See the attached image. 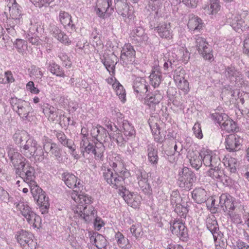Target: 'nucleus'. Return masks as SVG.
I'll use <instances>...</instances> for the list:
<instances>
[{
  "label": "nucleus",
  "instance_id": "f257e3e1",
  "mask_svg": "<svg viewBox=\"0 0 249 249\" xmlns=\"http://www.w3.org/2000/svg\"><path fill=\"white\" fill-rule=\"evenodd\" d=\"M16 208L26 221L34 228L39 229L41 227L40 217L33 211L27 202L20 201L16 204Z\"/></svg>",
  "mask_w": 249,
  "mask_h": 249
},
{
  "label": "nucleus",
  "instance_id": "c756f323",
  "mask_svg": "<svg viewBox=\"0 0 249 249\" xmlns=\"http://www.w3.org/2000/svg\"><path fill=\"white\" fill-rule=\"evenodd\" d=\"M194 200L198 204L206 202L208 198L207 192L201 188H196L192 193Z\"/></svg>",
  "mask_w": 249,
  "mask_h": 249
},
{
  "label": "nucleus",
  "instance_id": "4d7b16f0",
  "mask_svg": "<svg viewBox=\"0 0 249 249\" xmlns=\"http://www.w3.org/2000/svg\"><path fill=\"white\" fill-rule=\"evenodd\" d=\"M185 79V71L182 68H178L174 71V79L175 83L179 82Z\"/></svg>",
  "mask_w": 249,
  "mask_h": 249
},
{
  "label": "nucleus",
  "instance_id": "5fc2aeb1",
  "mask_svg": "<svg viewBox=\"0 0 249 249\" xmlns=\"http://www.w3.org/2000/svg\"><path fill=\"white\" fill-rule=\"evenodd\" d=\"M212 152L211 151L205 149L201 150L200 152L202 162L206 166H210V165H212V163L209 162L210 159L212 157Z\"/></svg>",
  "mask_w": 249,
  "mask_h": 249
},
{
  "label": "nucleus",
  "instance_id": "6ab92c4d",
  "mask_svg": "<svg viewBox=\"0 0 249 249\" xmlns=\"http://www.w3.org/2000/svg\"><path fill=\"white\" fill-rule=\"evenodd\" d=\"M134 91L139 99L148 91V85L144 78L140 77H136L133 82Z\"/></svg>",
  "mask_w": 249,
  "mask_h": 249
},
{
  "label": "nucleus",
  "instance_id": "c9c22d12",
  "mask_svg": "<svg viewBox=\"0 0 249 249\" xmlns=\"http://www.w3.org/2000/svg\"><path fill=\"white\" fill-rule=\"evenodd\" d=\"M134 36L138 42L146 43L148 41V37L144 33V29L141 27H137L133 31Z\"/></svg>",
  "mask_w": 249,
  "mask_h": 249
},
{
  "label": "nucleus",
  "instance_id": "20e7f679",
  "mask_svg": "<svg viewBox=\"0 0 249 249\" xmlns=\"http://www.w3.org/2000/svg\"><path fill=\"white\" fill-rule=\"evenodd\" d=\"M196 180L195 174L189 168L184 167L179 170L178 182L180 187L185 190H190Z\"/></svg>",
  "mask_w": 249,
  "mask_h": 249
},
{
  "label": "nucleus",
  "instance_id": "0e129e2a",
  "mask_svg": "<svg viewBox=\"0 0 249 249\" xmlns=\"http://www.w3.org/2000/svg\"><path fill=\"white\" fill-rule=\"evenodd\" d=\"M22 22V19L20 18H16L12 17H9L7 19L5 26L7 27H15L17 25L20 24Z\"/></svg>",
  "mask_w": 249,
  "mask_h": 249
},
{
  "label": "nucleus",
  "instance_id": "6e6d98bb",
  "mask_svg": "<svg viewBox=\"0 0 249 249\" xmlns=\"http://www.w3.org/2000/svg\"><path fill=\"white\" fill-rule=\"evenodd\" d=\"M139 187L142 191L145 194H151L152 190L149 184L148 183V178L138 182Z\"/></svg>",
  "mask_w": 249,
  "mask_h": 249
},
{
  "label": "nucleus",
  "instance_id": "39448f33",
  "mask_svg": "<svg viewBox=\"0 0 249 249\" xmlns=\"http://www.w3.org/2000/svg\"><path fill=\"white\" fill-rule=\"evenodd\" d=\"M93 8L96 15L102 19L110 17L114 12L112 0H96Z\"/></svg>",
  "mask_w": 249,
  "mask_h": 249
},
{
  "label": "nucleus",
  "instance_id": "9d476101",
  "mask_svg": "<svg viewBox=\"0 0 249 249\" xmlns=\"http://www.w3.org/2000/svg\"><path fill=\"white\" fill-rule=\"evenodd\" d=\"M195 45L198 53L205 60H211L213 57L212 49L205 38L198 35L196 36Z\"/></svg>",
  "mask_w": 249,
  "mask_h": 249
},
{
  "label": "nucleus",
  "instance_id": "8fccbe9b",
  "mask_svg": "<svg viewBox=\"0 0 249 249\" xmlns=\"http://www.w3.org/2000/svg\"><path fill=\"white\" fill-rule=\"evenodd\" d=\"M239 71H236L234 67L228 66L225 68L224 74L231 81H234Z\"/></svg>",
  "mask_w": 249,
  "mask_h": 249
},
{
  "label": "nucleus",
  "instance_id": "a211bd4d",
  "mask_svg": "<svg viewBox=\"0 0 249 249\" xmlns=\"http://www.w3.org/2000/svg\"><path fill=\"white\" fill-rule=\"evenodd\" d=\"M135 51L130 44H125L122 48L120 56L124 65L132 64L135 60Z\"/></svg>",
  "mask_w": 249,
  "mask_h": 249
},
{
  "label": "nucleus",
  "instance_id": "b1692460",
  "mask_svg": "<svg viewBox=\"0 0 249 249\" xmlns=\"http://www.w3.org/2000/svg\"><path fill=\"white\" fill-rule=\"evenodd\" d=\"M155 30H157L158 35L162 38L170 39L172 38L173 34L170 23H160L156 27Z\"/></svg>",
  "mask_w": 249,
  "mask_h": 249
},
{
  "label": "nucleus",
  "instance_id": "de8ad7c7",
  "mask_svg": "<svg viewBox=\"0 0 249 249\" xmlns=\"http://www.w3.org/2000/svg\"><path fill=\"white\" fill-rule=\"evenodd\" d=\"M113 88L115 90L116 94L119 96V98L124 101L125 100V90L122 85L119 82H115L113 84Z\"/></svg>",
  "mask_w": 249,
  "mask_h": 249
},
{
  "label": "nucleus",
  "instance_id": "f8f14e48",
  "mask_svg": "<svg viewBox=\"0 0 249 249\" xmlns=\"http://www.w3.org/2000/svg\"><path fill=\"white\" fill-rule=\"evenodd\" d=\"M34 168L28 162L21 169L20 174L17 175L21 178L24 181L28 184L30 188H31L34 186L37 185L35 180L36 178Z\"/></svg>",
  "mask_w": 249,
  "mask_h": 249
},
{
  "label": "nucleus",
  "instance_id": "f704fd0d",
  "mask_svg": "<svg viewBox=\"0 0 249 249\" xmlns=\"http://www.w3.org/2000/svg\"><path fill=\"white\" fill-rule=\"evenodd\" d=\"M147 156H148V161L151 163V164L154 166L156 167L158 160L159 157L158 156V151L154 148L153 145H149L147 146Z\"/></svg>",
  "mask_w": 249,
  "mask_h": 249
},
{
  "label": "nucleus",
  "instance_id": "cd10ccee",
  "mask_svg": "<svg viewBox=\"0 0 249 249\" xmlns=\"http://www.w3.org/2000/svg\"><path fill=\"white\" fill-rule=\"evenodd\" d=\"M117 60L116 56L113 53L102 60V63L111 75L115 74V66L117 63L115 60Z\"/></svg>",
  "mask_w": 249,
  "mask_h": 249
},
{
  "label": "nucleus",
  "instance_id": "a18cd8bd",
  "mask_svg": "<svg viewBox=\"0 0 249 249\" xmlns=\"http://www.w3.org/2000/svg\"><path fill=\"white\" fill-rule=\"evenodd\" d=\"M231 26L235 30L238 31L239 29L243 31L242 17L241 16L236 15L234 16L230 21Z\"/></svg>",
  "mask_w": 249,
  "mask_h": 249
},
{
  "label": "nucleus",
  "instance_id": "ddd939ff",
  "mask_svg": "<svg viewBox=\"0 0 249 249\" xmlns=\"http://www.w3.org/2000/svg\"><path fill=\"white\" fill-rule=\"evenodd\" d=\"M103 175L105 179L108 184L115 186L118 189L123 186L124 176L115 172L114 174L110 169L105 170Z\"/></svg>",
  "mask_w": 249,
  "mask_h": 249
},
{
  "label": "nucleus",
  "instance_id": "603ef678",
  "mask_svg": "<svg viewBox=\"0 0 249 249\" xmlns=\"http://www.w3.org/2000/svg\"><path fill=\"white\" fill-rule=\"evenodd\" d=\"M115 238L117 245L119 247L124 248L126 246V244L128 242V240L125 238L122 233L119 231L116 232Z\"/></svg>",
  "mask_w": 249,
  "mask_h": 249
},
{
  "label": "nucleus",
  "instance_id": "2eb2a0df",
  "mask_svg": "<svg viewBox=\"0 0 249 249\" xmlns=\"http://www.w3.org/2000/svg\"><path fill=\"white\" fill-rule=\"evenodd\" d=\"M117 6L116 11L123 17L124 21L130 22L134 19L135 16L133 10L132 8H130L127 3L118 0Z\"/></svg>",
  "mask_w": 249,
  "mask_h": 249
},
{
  "label": "nucleus",
  "instance_id": "37998d69",
  "mask_svg": "<svg viewBox=\"0 0 249 249\" xmlns=\"http://www.w3.org/2000/svg\"><path fill=\"white\" fill-rule=\"evenodd\" d=\"M105 150V146L102 143L98 142L94 144L92 154H94L96 160H103Z\"/></svg>",
  "mask_w": 249,
  "mask_h": 249
},
{
  "label": "nucleus",
  "instance_id": "dca6fc26",
  "mask_svg": "<svg viewBox=\"0 0 249 249\" xmlns=\"http://www.w3.org/2000/svg\"><path fill=\"white\" fill-rule=\"evenodd\" d=\"M242 139L236 135L231 134L225 139V146L227 151L230 152H236L241 149Z\"/></svg>",
  "mask_w": 249,
  "mask_h": 249
},
{
  "label": "nucleus",
  "instance_id": "49530a36",
  "mask_svg": "<svg viewBox=\"0 0 249 249\" xmlns=\"http://www.w3.org/2000/svg\"><path fill=\"white\" fill-rule=\"evenodd\" d=\"M211 118L215 123L218 124L220 126L223 122H225L229 117L225 113L215 112L211 114Z\"/></svg>",
  "mask_w": 249,
  "mask_h": 249
},
{
  "label": "nucleus",
  "instance_id": "a19ab883",
  "mask_svg": "<svg viewBox=\"0 0 249 249\" xmlns=\"http://www.w3.org/2000/svg\"><path fill=\"white\" fill-rule=\"evenodd\" d=\"M48 70L53 75L60 77H64L65 74L63 69L55 62L49 64Z\"/></svg>",
  "mask_w": 249,
  "mask_h": 249
},
{
  "label": "nucleus",
  "instance_id": "473e14b6",
  "mask_svg": "<svg viewBox=\"0 0 249 249\" xmlns=\"http://www.w3.org/2000/svg\"><path fill=\"white\" fill-rule=\"evenodd\" d=\"M90 242L94 244L99 249H105L107 241L104 236L100 234H94L90 237Z\"/></svg>",
  "mask_w": 249,
  "mask_h": 249
},
{
  "label": "nucleus",
  "instance_id": "13d9d810",
  "mask_svg": "<svg viewBox=\"0 0 249 249\" xmlns=\"http://www.w3.org/2000/svg\"><path fill=\"white\" fill-rule=\"evenodd\" d=\"M14 45L19 53L23 52L27 48L26 41L21 39H17Z\"/></svg>",
  "mask_w": 249,
  "mask_h": 249
},
{
  "label": "nucleus",
  "instance_id": "7c9ffc66",
  "mask_svg": "<svg viewBox=\"0 0 249 249\" xmlns=\"http://www.w3.org/2000/svg\"><path fill=\"white\" fill-rule=\"evenodd\" d=\"M162 98V95L159 91H156L150 95H147L144 98V103L149 107H153L158 104Z\"/></svg>",
  "mask_w": 249,
  "mask_h": 249
},
{
  "label": "nucleus",
  "instance_id": "09e8293b",
  "mask_svg": "<svg viewBox=\"0 0 249 249\" xmlns=\"http://www.w3.org/2000/svg\"><path fill=\"white\" fill-rule=\"evenodd\" d=\"M63 145L69 148L71 155H72L75 159H78L80 158V156L75 150L76 146L72 140L67 139L65 142L63 143Z\"/></svg>",
  "mask_w": 249,
  "mask_h": 249
},
{
  "label": "nucleus",
  "instance_id": "4be33fe9",
  "mask_svg": "<svg viewBox=\"0 0 249 249\" xmlns=\"http://www.w3.org/2000/svg\"><path fill=\"white\" fill-rule=\"evenodd\" d=\"M205 222L207 229L213 234L214 240H216L219 235V229L215 217L211 214L206 218Z\"/></svg>",
  "mask_w": 249,
  "mask_h": 249
},
{
  "label": "nucleus",
  "instance_id": "0eeeda50",
  "mask_svg": "<svg viewBox=\"0 0 249 249\" xmlns=\"http://www.w3.org/2000/svg\"><path fill=\"white\" fill-rule=\"evenodd\" d=\"M15 238L23 249L36 248L37 243L34 240V236L31 232L21 230L16 232Z\"/></svg>",
  "mask_w": 249,
  "mask_h": 249
},
{
  "label": "nucleus",
  "instance_id": "2f4dec72",
  "mask_svg": "<svg viewBox=\"0 0 249 249\" xmlns=\"http://www.w3.org/2000/svg\"><path fill=\"white\" fill-rule=\"evenodd\" d=\"M110 166L115 173L120 174L123 176L128 174L129 173L124 168L123 164L119 156L115 157L114 161L111 160L109 162Z\"/></svg>",
  "mask_w": 249,
  "mask_h": 249
},
{
  "label": "nucleus",
  "instance_id": "052dcab7",
  "mask_svg": "<svg viewBox=\"0 0 249 249\" xmlns=\"http://www.w3.org/2000/svg\"><path fill=\"white\" fill-rule=\"evenodd\" d=\"M30 75L36 79L40 80L43 75V73L41 71L40 68L33 66L31 68Z\"/></svg>",
  "mask_w": 249,
  "mask_h": 249
},
{
  "label": "nucleus",
  "instance_id": "864d4df0",
  "mask_svg": "<svg viewBox=\"0 0 249 249\" xmlns=\"http://www.w3.org/2000/svg\"><path fill=\"white\" fill-rule=\"evenodd\" d=\"M235 85L238 88L246 87L248 82L246 80L244 75L239 72L235 77L234 80Z\"/></svg>",
  "mask_w": 249,
  "mask_h": 249
},
{
  "label": "nucleus",
  "instance_id": "423d86ee",
  "mask_svg": "<svg viewBox=\"0 0 249 249\" xmlns=\"http://www.w3.org/2000/svg\"><path fill=\"white\" fill-rule=\"evenodd\" d=\"M6 149L9 159L15 169L16 174H20L21 169L28 162L11 146H8Z\"/></svg>",
  "mask_w": 249,
  "mask_h": 249
},
{
  "label": "nucleus",
  "instance_id": "e433bc0d",
  "mask_svg": "<svg viewBox=\"0 0 249 249\" xmlns=\"http://www.w3.org/2000/svg\"><path fill=\"white\" fill-rule=\"evenodd\" d=\"M29 138V135L25 131L18 130L13 136L14 141L20 146L24 144L23 142H26Z\"/></svg>",
  "mask_w": 249,
  "mask_h": 249
},
{
  "label": "nucleus",
  "instance_id": "c03bdc74",
  "mask_svg": "<svg viewBox=\"0 0 249 249\" xmlns=\"http://www.w3.org/2000/svg\"><path fill=\"white\" fill-rule=\"evenodd\" d=\"M208 10V14L213 15L216 14L220 9V2L218 0H210L209 5L205 8Z\"/></svg>",
  "mask_w": 249,
  "mask_h": 249
},
{
  "label": "nucleus",
  "instance_id": "ea45409f",
  "mask_svg": "<svg viewBox=\"0 0 249 249\" xmlns=\"http://www.w3.org/2000/svg\"><path fill=\"white\" fill-rule=\"evenodd\" d=\"M221 128L228 133H232L237 131L238 128L236 123L231 119L229 118L221 124Z\"/></svg>",
  "mask_w": 249,
  "mask_h": 249
},
{
  "label": "nucleus",
  "instance_id": "3c124183",
  "mask_svg": "<svg viewBox=\"0 0 249 249\" xmlns=\"http://www.w3.org/2000/svg\"><path fill=\"white\" fill-rule=\"evenodd\" d=\"M175 212L180 216V218L185 219L188 212L187 205L179 204L175 207Z\"/></svg>",
  "mask_w": 249,
  "mask_h": 249
},
{
  "label": "nucleus",
  "instance_id": "338daca9",
  "mask_svg": "<svg viewBox=\"0 0 249 249\" xmlns=\"http://www.w3.org/2000/svg\"><path fill=\"white\" fill-rule=\"evenodd\" d=\"M243 31L249 29V14L245 11L242 15Z\"/></svg>",
  "mask_w": 249,
  "mask_h": 249
},
{
  "label": "nucleus",
  "instance_id": "bb28decb",
  "mask_svg": "<svg viewBox=\"0 0 249 249\" xmlns=\"http://www.w3.org/2000/svg\"><path fill=\"white\" fill-rule=\"evenodd\" d=\"M7 8L9 12L10 17L22 19L20 7L17 3L16 0H8Z\"/></svg>",
  "mask_w": 249,
  "mask_h": 249
},
{
  "label": "nucleus",
  "instance_id": "9b49d317",
  "mask_svg": "<svg viewBox=\"0 0 249 249\" xmlns=\"http://www.w3.org/2000/svg\"><path fill=\"white\" fill-rule=\"evenodd\" d=\"M118 193L127 204L132 207L137 208L141 203V197L136 194L131 193L123 186L119 189Z\"/></svg>",
  "mask_w": 249,
  "mask_h": 249
},
{
  "label": "nucleus",
  "instance_id": "c85d7f7f",
  "mask_svg": "<svg viewBox=\"0 0 249 249\" xmlns=\"http://www.w3.org/2000/svg\"><path fill=\"white\" fill-rule=\"evenodd\" d=\"M187 26L190 31L195 33L199 32L202 29L203 23L200 18L194 16L190 18Z\"/></svg>",
  "mask_w": 249,
  "mask_h": 249
},
{
  "label": "nucleus",
  "instance_id": "e2e57ef3",
  "mask_svg": "<svg viewBox=\"0 0 249 249\" xmlns=\"http://www.w3.org/2000/svg\"><path fill=\"white\" fill-rule=\"evenodd\" d=\"M132 234L136 238H138L142 235V228L138 225H133L130 229Z\"/></svg>",
  "mask_w": 249,
  "mask_h": 249
},
{
  "label": "nucleus",
  "instance_id": "393cba45",
  "mask_svg": "<svg viewBox=\"0 0 249 249\" xmlns=\"http://www.w3.org/2000/svg\"><path fill=\"white\" fill-rule=\"evenodd\" d=\"M188 158L192 167L198 170L202 166V160L200 152L190 150L188 152Z\"/></svg>",
  "mask_w": 249,
  "mask_h": 249
},
{
  "label": "nucleus",
  "instance_id": "4468645a",
  "mask_svg": "<svg viewBox=\"0 0 249 249\" xmlns=\"http://www.w3.org/2000/svg\"><path fill=\"white\" fill-rule=\"evenodd\" d=\"M30 189L34 200L39 206H44L45 209L49 208V198L46 196L45 192L38 185L34 186Z\"/></svg>",
  "mask_w": 249,
  "mask_h": 249
},
{
  "label": "nucleus",
  "instance_id": "a878e982",
  "mask_svg": "<svg viewBox=\"0 0 249 249\" xmlns=\"http://www.w3.org/2000/svg\"><path fill=\"white\" fill-rule=\"evenodd\" d=\"M74 193L72 194L71 197L77 204L76 208L78 206L85 207L86 205H88L90 203L91 197L83 194H79L77 189L73 190Z\"/></svg>",
  "mask_w": 249,
  "mask_h": 249
},
{
  "label": "nucleus",
  "instance_id": "72a5a7b5",
  "mask_svg": "<svg viewBox=\"0 0 249 249\" xmlns=\"http://www.w3.org/2000/svg\"><path fill=\"white\" fill-rule=\"evenodd\" d=\"M223 163L226 168L231 173H235L238 167L237 160L235 158L227 157L223 159Z\"/></svg>",
  "mask_w": 249,
  "mask_h": 249
},
{
  "label": "nucleus",
  "instance_id": "6e6552de",
  "mask_svg": "<svg viewBox=\"0 0 249 249\" xmlns=\"http://www.w3.org/2000/svg\"><path fill=\"white\" fill-rule=\"evenodd\" d=\"M42 143L44 153H50L59 162L62 160V150L57 143L52 142L51 139L46 136L42 138Z\"/></svg>",
  "mask_w": 249,
  "mask_h": 249
},
{
  "label": "nucleus",
  "instance_id": "7ed1b4c3",
  "mask_svg": "<svg viewBox=\"0 0 249 249\" xmlns=\"http://www.w3.org/2000/svg\"><path fill=\"white\" fill-rule=\"evenodd\" d=\"M20 147L21 153L27 158L34 157L39 161L44 159V151L40 146H37L36 141L33 138H29Z\"/></svg>",
  "mask_w": 249,
  "mask_h": 249
},
{
  "label": "nucleus",
  "instance_id": "69168bd1",
  "mask_svg": "<svg viewBox=\"0 0 249 249\" xmlns=\"http://www.w3.org/2000/svg\"><path fill=\"white\" fill-rule=\"evenodd\" d=\"M27 38L33 45H37L39 43V37L33 34L31 29L29 30V33L27 36Z\"/></svg>",
  "mask_w": 249,
  "mask_h": 249
},
{
  "label": "nucleus",
  "instance_id": "aec40b11",
  "mask_svg": "<svg viewBox=\"0 0 249 249\" xmlns=\"http://www.w3.org/2000/svg\"><path fill=\"white\" fill-rule=\"evenodd\" d=\"M236 204L234 198L228 194H222L219 197V204L224 212L234 210Z\"/></svg>",
  "mask_w": 249,
  "mask_h": 249
},
{
  "label": "nucleus",
  "instance_id": "f3484780",
  "mask_svg": "<svg viewBox=\"0 0 249 249\" xmlns=\"http://www.w3.org/2000/svg\"><path fill=\"white\" fill-rule=\"evenodd\" d=\"M74 212L77 216L82 217L86 222L93 220L96 215V212L92 206L86 205L85 207L78 206Z\"/></svg>",
  "mask_w": 249,
  "mask_h": 249
},
{
  "label": "nucleus",
  "instance_id": "680f3d73",
  "mask_svg": "<svg viewBox=\"0 0 249 249\" xmlns=\"http://www.w3.org/2000/svg\"><path fill=\"white\" fill-rule=\"evenodd\" d=\"M181 200V197L178 192L177 191L172 192L171 195V204L173 207H174V206L176 207L180 204Z\"/></svg>",
  "mask_w": 249,
  "mask_h": 249
},
{
  "label": "nucleus",
  "instance_id": "79ce46f5",
  "mask_svg": "<svg viewBox=\"0 0 249 249\" xmlns=\"http://www.w3.org/2000/svg\"><path fill=\"white\" fill-rule=\"evenodd\" d=\"M161 72L156 69L149 76L150 84L154 88L158 87L161 81Z\"/></svg>",
  "mask_w": 249,
  "mask_h": 249
},
{
  "label": "nucleus",
  "instance_id": "4c0bfd02",
  "mask_svg": "<svg viewBox=\"0 0 249 249\" xmlns=\"http://www.w3.org/2000/svg\"><path fill=\"white\" fill-rule=\"evenodd\" d=\"M121 131L126 137H131L134 136L135 134V130L133 126L127 120H124L122 122Z\"/></svg>",
  "mask_w": 249,
  "mask_h": 249
},
{
  "label": "nucleus",
  "instance_id": "412c9836",
  "mask_svg": "<svg viewBox=\"0 0 249 249\" xmlns=\"http://www.w3.org/2000/svg\"><path fill=\"white\" fill-rule=\"evenodd\" d=\"M181 220L174 221L171 225V230L173 234L184 240L188 236V230L183 223L182 219Z\"/></svg>",
  "mask_w": 249,
  "mask_h": 249
},
{
  "label": "nucleus",
  "instance_id": "f03ea898",
  "mask_svg": "<svg viewBox=\"0 0 249 249\" xmlns=\"http://www.w3.org/2000/svg\"><path fill=\"white\" fill-rule=\"evenodd\" d=\"M10 103L13 111L16 112L22 120H30L33 108L29 102L14 97L10 98Z\"/></svg>",
  "mask_w": 249,
  "mask_h": 249
},
{
  "label": "nucleus",
  "instance_id": "774afa93",
  "mask_svg": "<svg viewBox=\"0 0 249 249\" xmlns=\"http://www.w3.org/2000/svg\"><path fill=\"white\" fill-rule=\"evenodd\" d=\"M232 249H249V245L240 240H238Z\"/></svg>",
  "mask_w": 249,
  "mask_h": 249
},
{
  "label": "nucleus",
  "instance_id": "1a4fd4ad",
  "mask_svg": "<svg viewBox=\"0 0 249 249\" xmlns=\"http://www.w3.org/2000/svg\"><path fill=\"white\" fill-rule=\"evenodd\" d=\"M207 175L214 181L222 183L225 186H229L232 184V180L224 174L219 166L211 168L207 172Z\"/></svg>",
  "mask_w": 249,
  "mask_h": 249
},
{
  "label": "nucleus",
  "instance_id": "58836bf2",
  "mask_svg": "<svg viewBox=\"0 0 249 249\" xmlns=\"http://www.w3.org/2000/svg\"><path fill=\"white\" fill-rule=\"evenodd\" d=\"M62 179L70 188L75 187L77 178L72 174L64 173L62 174Z\"/></svg>",
  "mask_w": 249,
  "mask_h": 249
},
{
  "label": "nucleus",
  "instance_id": "bf43d9fd",
  "mask_svg": "<svg viewBox=\"0 0 249 249\" xmlns=\"http://www.w3.org/2000/svg\"><path fill=\"white\" fill-rule=\"evenodd\" d=\"M58 57L63 62V65L67 68H70L71 66L72 63L66 53L60 52L58 53Z\"/></svg>",
  "mask_w": 249,
  "mask_h": 249
},
{
  "label": "nucleus",
  "instance_id": "5701e85b",
  "mask_svg": "<svg viewBox=\"0 0 249 249\" xmlns=\"http://www.w3.org/2000/svg\"><path fill=\"white\" fill-rule=\"evenodd\" d=\"M58 18L64 27L69 30L72 31L75 30V26L72 23L71 16L68 12L60 11L58 15Z\"/></svg>",
  "mask_w": 249,
  "mask_h": 249
}]
</instances>
